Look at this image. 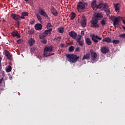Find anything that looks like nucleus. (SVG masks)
Masks as SVG:
<instances>
[{
	"instance_id": "25",
	"label": "nucleus",
	"mask_w": 125,
	"mask_h": 125,
	"mask_svg": "<svg viewBox=\"0 0 125 125\" xmlns=\"http://www.w3.org/2000/svg\"><path fill=\"white\" fill-rule=\"evenodd\" d=\"M77 43H78V44H79L80 46H83V44H84V41L83 40H82L80 41L77 42Z\"/></svg>"
},
{
	"instance_id": "34",
	"label": "nucleus",
	"mask_w": 125,
	"mask_h": 125,
	"mask_svg": "<svg viewBox=\"0 0 125 125\" xmlns=\"http://www.w3.org/2000/svg\"><path fill=\"white\" fill-rule=\"evenodd\" d=\"M61 40V37H59L54 39L57 42H60V40Z\"/></svg>"
},
{
	"instance_id": "16",
	"label": "nucleus",
	"mask_w": 125,
	"mask_h": 125,
	"mask_svg": "<svg viewBox=\"0 0 125 125\" xmlns=\"http://www.w3.org/2000/svg\"><path fill=\"white\" fill-rule=\"evenodd\" d=\"M100 4H101L100 7L99 8L100 9L102 8V7H103L104 9H107V8H108L109 7L108 4L106 3H103V2H101L100 3Z\"/></svg>"
},
{
	"instance_id": "54",
	"label": "nucleus",
	"mask_w": 125,
	"mask_h": 125,
	"mask_svg": "<svg viewBox=\"0 0 125 125\" xmlns=\"http://www.w3.org/2000/svg\"><path fill=\"white\" fill-rule=\"evenodd\" d=\"M12 79H13V77H12V76H9V80H12Z\"/></svg>"
},
{
	"instance_id": "40",
	"label": "nucleus",
	"mask_w": 125,
	"mask_h": 125,
	"mask_svg": "<svg viewBox=\"0 0 125 125\" xmlns=\"http://www.w3.org/2000/svg\"><path fill=\"white\" fill-rule=\"evenodd\" d=\"M22 15L23 16H28V15H29V13H28V12H23L21 13Z\"/></svg>"
},
{
	"instance_id": "19",
	"label": "nucleus",
	"mask_w": 125,
	"mask_h": 125,
	"mask_svg": "<svg viewBox=\"0 0 125 125\" xmlns=\"http://www.w3.org/2000/svg\"><path fill=\"white\" fill-rule=\"evenodd\" d=\"M40 14H41V15L44 16V17H46V18H47V19H48V18H49L48 16L47 15V14H46V13H45V12H44V11H43V10H41L40 11Z\"/></svg>"
},
{
	"instance_id": "42",
	"label": "nucleus",
	"mask_w": 125,
	"mask_h": 125,
	"mask_svg": "<svg viewBox=\"0 0 125 125\" xmlns=\"http://www.w3.org/2000/svg\"><path fill=\"white\" fill-rule=\"evenodd\" d=\"M119 37L121 38L122 39H125V33L122 34H120L119 35Z\"/></svg>"
},
{
	"instance_id": "2",
	"label": "nucleus",
	"mask_w": 125,
	"mask_h": 125,
	"mask_svg": "<svg viewBox=\"0 0 125 125\" xmlns=\"http://www.w3.org/2000/svg\"><path fill=\"white\" fill-rule=\"evenodd\" d=\"M87 6V3L84 2H79L77 4V9L79 12H82L85 9Z\"/></svg>"
},
{
	"instance_id": "32",
	"label": "nucleus",
	"mask_w": 125,
	"mask_h": 125,
	"mask_svg": "<svg viewBox=\"0 0 125 125\" xmlns=\"http://www.w3.org/2000/svg\"><path fill=\"white\" fill-rule=\"evenodd\" d=\"M76 42H80V41H82V36L81 35H78V38H77L75 40Z\"/></svg>"
},
{
	"instance_id": "20",
	"label": "nucleus",
	"mask_w": 125,
	"mask_h": 125,
	"mask_svg": "<svg viewBox=\"0 0 125 125\" xmlns=\"http://www.w3.org/2000/svg\"><path fill=\"white\" fill-rule=\"evenodd\" d=\"M111 41H112V40L111 39V38L109 37L104 38L102 40V42H107V43L111 42Z\"/></svg>"
},
{
	"instance_id": "22",
	"label": "nucleus",
	"mask_w": 125,
	"mask_h": 125,
	"mask_svg": "<svg viewBox=\"0 0 125 125\" xmlns=\"http://www.w3.org/2000/svg\"><path fill=\"white\" fill-rule=\"evenodd\" d=\"M95 18H100L102 19V18H103V16L102 13H97L95 15Z\"/></svg>"
},
{
	"instance_id": "27",
	"label": "nucleus",
	"mask_w": 125,
	"mask_h": 125,
	"mask_svg": "<svg viewBox=\"0 0 125 125\" xmlns=\"http://www.w3.org/2000/svg\"><path fill=\"white\" fill-rule=\"evenodd\" d=\"M58 30L60 34H63L64 33V27H63L59 28Z\"/></svg>"
},
{
	"instance_id": "53",
	"label": "nucleus",
	"mask_w": 125,
	"mask_h": 125,
	"mask_svg": "<svg viewBox=\"0 0 125 125\" xmlns=\"http://www.w3.org/2000/svg\"><path fill=\"white\" fill-rule=\"evenodd\" d=\"M1 69H2V67L1 66V64H0V71H1Z\"/></svg>"
},
{
	"instance_id": "62",
	"label": "nucleus",
	"mask_w": 125,
	"mask_h": 125,
	"mask_svg": "<svg viewBox=\"0 0 125 125\" xmlns=\"http://www.w3.org/2000/svg\"><path fill=\"white\" fill-rule=\"evenodd\" d=\"M30 24H32V21H30Z\"/></svg>"
},
{
	"instance_id": "10",
	"label": "nucleus",
	"mask_w": 125,
	"mask_h": 125,
	"mask_svg": "<svg viewBox=\"0 0 125 125\" xmlns=\"http://www.w3.org/2000/svg\"><path fill=\"white\" fill-rule=\"evenodd\" d=\"M5 56H6L7 58L11 61L12 60V55L10 54V52L7 50H4Z\"/></svg>"
},
{
	"instance_id": "3",
	"label": "nucleus",
	"mask_w": 125,
	"mask_h": 125,
	"mask_svg": "<svg viewBox=\"0 0 125 125\" xmlns=\"http://www.w3.org/2000/svg\"><path fill=\"white\" fill-rule=\"evenodd\" d=\"M51 32H52V28H50L48 30H45L44 32L41 34L40 39L41 40H43L46 36L50 35L51 34Z\"/></svg>"
},
{
	"instance_id": "14",
	"label": "nucleus",
	"mask_w": 125,
	"mask_h": 125,
	"mask_svg": "<svg viewBox=\"0 0 125 125\" xmlns=\"http://www.w3.org/2000/svg\"><path fill=\"white\" fill-rule=\"evenodd\" d=\"M69 36L71 38H72L74 40L77 39V36H78V34H77L75 31H71L69 33Z\"/></svg>"
},
{
	"instance_id": "21",
	"label": "nucleus",
	"mask_w": 125,
	"mask_h": 125,
	"mask_svg": "<svg viewBox=\"0 0 125 125\" xmlns=\"http://www.w3.org/2000/svg\"><path fill=\"white\" fill-rule=\"evenodd\" d=\"M90 57V54L89 53H87L86 55H84L83 58H82V60H85V59H89Z\"/></svg>"
},
{
	"instance_id": "64",
	"label": "nucleus",
	"mask_w": 125,
	"mask_h": 125,
	"mask_svg": "<svg viewBox=\"0 0 125 125\" xmlns=\"http://www.w3.org/2000/svg\"><path fill=\"white\" fill-rule=\"evenodd\" d=\"M1 58V57H0V59Z\"/></svg>"
},
{
	"instance_id": "46",
	"label": "nucleus",
	"mask_w": 125,
	"mask_h": 125,
	"mask_svg": "<svg viewBox=\"0 0 125 125\" xmlns=\"http://www.w3.org/2000/svg\"><path fill=\"white\" fill-rule=\"evenodd\" d=\"M20 19H25V17L22 15V13L20 16Z\"/></svg>"
},
{
	"instance_id": "18",
	"label": "nucleus",
	"mask_w": 125,
	"mask_h": 125,
	"mask_svg": "<svg viewBox=\"0 0 125 125\" xmlns=\"http://www.w3.org/2000/svg\"><path fill=\"white\" fill-rule=\"evenodd\" d=\"M52 50H53V48L52 47V46H47L45 47L44 50V51H46L48 52H51V51H52Z\"/></svg>"
},
{
	"instance_id": "7",
	"label": "nucleus",
	"mask_w": 125,
	"mask_h": 125,
	"mask_svg": "<svg viewBox=\"0 0 125 125\" xmlns=\"http://www.w3.org/2000/svg\"><path fill=\"white\" fill-rule=\"evenodd\" d=\"M90 52H91L90 56L91 60L94 61V60H95V59H96V58L97 57V54H96V52L93 51L92 50H90Z\"/></svg>"
},
{
	"instance_id": "30",
	"label": "nucleus",
	"mask_w": 125,
	"mask_h": 125,
	"mask_svg": "<svg viewBox=\"0 0 125 125\" xmlns=\"http://www.w3.org/2000/svg\"><path fill=\"white\" fill-rule=\"evenodd\" d=\"M68 50L69 51H70V52H72L73 51H74V50H75V47L73 46H69Z\"/></svg>"
},
{
	"instance_id": "39",
	"label": "nucleus",
	"mask_w": 125,
	"mask_h": 125,
	"mask_svg": "<svg viewBox=\"0 0 125 125\" xmlns=\"http://www.w3.org/2000/svg\"><path fill=\"white\" fill-rule=\"evenodd\" d=\"M52 25L50 23H48L46 25V28L47 29H49V28H52Z\"/></svg>"
},
{
	"instance_id": "26",
	"label": "nucleus",
	"mask_w": 125,
	"mask_h": 125,
	"mask_svg": "<svg viewBox=\"0 0 125 125\" xmlns=\"http://www.w3.org/2000/svg\"><path fill=\"white\" fill-rule=\"evenodd\" d=\"M81 25H82V27H83V28H85V26L86 25V21H85V20H83L82 21L81 23Z\"/></svg>"
},
{
	"instance_id": "55",
	"label": "nucleus",
	"mask_w": 125,
	"mask_h": 125,
	"mask_svg": "<svg viewBox=\"0 0 125 125\" xmlns=\"http://www.w3.org/2000/svg\"><path fill=\"white\" fill-rule=\"evenodd\" d=\"M51 55H54V53H50V56Z\"/></svg>"
},
{
	"instance_id": "31",
	"label": "nucleus",
	"mask_w": 125,
	"mask_h": 125,
	"mask_svg": "<svg viewBox=\"0 0 125 125\" xmlns=\"http://www.w3.org/2000/svg\"><path fill=\"white\" fill-rule=\"evenodd\" d=\"M43 55L44 57H48V56H50V54L46 51H44Z\"/></svg>"
},
{
	"instance_id": "37",
	"label": "nucleus",
	"mask_w": 125,
	"mask_h": 125,
	"mask_svg": "<svg viewBox=\"0 0 125 125\" xmlns=\"http://www.w3.org/2000/svg\"><path fill=\"white\" fill-rule=\"evenodd\" d=\"M104 11L106 12V14L107 16H108L109 14H111V11L109 9H107L106 10H104Z\"/></svg>"
},
{
	"instance_id": "33",
	"label": "nucleus",
	"mask_w": 125,
	"mask_h": 125,
	"mask_svg": "<svg viewBox=\"0 0 125 125\" xmlns=\"http://www.w3.org/2000/svg\"><path fill=\"white\" fill-rule=\"evenodd\" d=\"M100 23L102 25H103V26L106 25V21H105V18L103 19V20L101 21Z\"/></svg>"
},
{
	"instance_id": "8",
	"label": "nucleus",
	"mask_w": 125,
	"mask_h": 125,
	"mask_svg": "<svg viewBox=\"0 0 125 125\" xmlns=\"http://www.w3.org/2000/svg\"><path fill=\"white\" fill-rule=\"evenodd\" d=\"M110 48L107 46H103L101 48V51L102 53L106 54V53H108L109 52Z\"/></svg>"
},
{
	"instance_id": "61",
	"label": "nucleus",
	"mask_w": 125,
	"mask_h": 125,
	"mask_svg": "<svg viewBox=\"0 0 125 125\" xmlns=\"http://www.w3.org/2000/svg\"><path fill=\"white\" fill-rule=\"evenodd\" d=\"M30 51L32 52V48H30Z\"/></svg>"
},
{
	"instance_id": "47",
	"label": "nucleus",
	"mask_w": 125,
	"mask_h": 125,
	"mask_svg": "<svg viewBox=\"0 0 125 125\" xmlns=\"http://www.w3.org/2000/svg\"><path fill=\"white\" fill-rule=\"evenodd\" d=\"M2 81H3V77H2L1 79H0V84L2 83Z\"/></svg>"
},
{
	"instance_id": "12",
	"label": "nucleus",
	"mask_w": 125,
	"mask_h": 125,
	"mask_svg": "<svg viewBox=\"0 0 125 125\" xmlns=\"http://www.w3.org/2000/svg\"><path fill=\"white\" fill-rule=\"evenodd\" d=\"M11 18L14 19V20H16V21H19L20 20V16L15 14H12L11 15Z\"/></svg>"
},
{
	"instance_id": "59",
	"label": "nucleus",
	"mask_w": 125,
	"mask_h": 125,
	"mask_svg": "<svg viewBox=\"0 0 125 125\" xmlns=\"http://www.w3.org/2000/svg\"><path fill=\"white\" fill-rule=\"evenodd\" d=\"M32 23H35V21H32Z\"/></svg>"
},
{
	"instance_id": "50",
	"label": "nucleus",
	"mask_w": 125,
	"mask_h": 125,
	"mask_svg": "<svg viewBox=\"0 0 125 125\" xmlns=\"http://www.w3.org/2000/svg\"><path fill=\"white\" fill-rule=\"evenodd\" d=\"M35 43V41L34 40V39H32V45L34 44Z\"/></svg>"
},
{
	"instance_id": "56",
	"label": "nucleus",
	"mask_w": 125,
	"mask_h": 125,
	"mask_svg": "<svg viewBox=\"0 0 125 125\" xmlns=\"http://www.w3.org/2000/svg\"><path fill=\"white\" fill-rule=\"evenodd\" d=\"M1 60H2V58H0V64H1Z\"/></svg>"
},
{
	"instance_id": "58",
	"label": "nucleus",
	"mask_w": 125,
	"mask_h": 125,
	"mask_svg": "<svg viewBox=\"0 0 125 125\" xmlns=\"http://www.w3.org/2000/svg\"><path fill=\"white\" fill-rule=\"evenodd\" d=\"M123 30H124V31H125V26H124V27H123Z\"/></svg>"
},
{
	"instance_id": "57",
	"label": "nucleus",
	"mask_w": 125,
	"mask_h": 125,
	"mask_svg": "<svg viewBox=\"0 0 125 125\" xmlns=\"http://www.w3.org/2000/svg\"><path fill=\"white\" fill-rule=\"evenodd\" d=\"M24 1H26V2H28L29 1V0H24Z\"/></svg>"
},
{
	"instance_id": "52",
	"label": "nucleus",
	"mask_w": 125,
	"mask_h": 125,
	"mask_svg": "<svg viewBox=\"0 0 125 125\" xmlns=\"http://www.w3.org/2000/svg\"><path fill=\"white\" fill-rule=\"evenodd\" d=\"M61 47H64V44L63 43H61Z\"/></svg>"
},
{
	"instance_id": "49",
	"label": "nucleus",
	"mask_w": 125,
	"mask_h": 125,
	"mask_svg": "<svg viewBox=\"0 0 125 125\" xmlns=\"http://www.w3.org/2000/svg\"><path fill=\"white\" fill-rule=\"evenodd\" d=\"M36 47L32 48V52H34V51H35L36 50Z\"/></svg>"
},
{
	"instance_id": "24",
	"label": "nucleus",
	"mask_w": 125,
	"mask_h": 125,
	"mask_svg": "<svg viewBox=\"0 0 125 125\" xmlns=\"http://www.w3.org/2000/svg\"><path fill=\"white\" fill-rule=\"evenodd\" d=\"M85 42L87 45H90L92 42H91V40L90 39L87 38L85 40Z\"/></svg>"
},
{
	"instance_id": "6",
	"label": "nucleus",
	"mask_w": 125,
	"mask_h": 125,
	"mask_svg": "<svg viewBox=\"0 0 125 125\" xmlns=\"http://www.w3.org/2000/svg\"><path fill=\"white\" fill-rule=\"evenodd\" d=\"M96 0H93L91 3V7L93 8V10L94 9H98V8H100L101 6V4L100 3L99 5L96 4Z\"/></svg>"
},
{
	"instance_id": "48",
	"label": "nucleus",
	"mask_w": 125,
	"mask_h": 125,
	"mask_svg": "<svg viewBox=\"0 0 125 125\" xmlns=\"http://www.w3.org/2000/svg\"><path fill=\"white\" fill-rule=\"evenodd\" d=\"M84 35V31H81V36H83Z\"/></svg>"
},
{
	"instance_id": "45",
	"label": "nucleus",
	"mask_w": 125,
	"mask_h": 125,
	"mask_svg": "<svg viewBox=\"0 0 125 125\" xmlns=\"http://www.w3.org/2000/svg\"><path fill=\"white\" fill-rule=\"evenodd\" d=\"M17 27L20 26V22L19 21H17Z\"/></svg>"
},
{
	"instance_id": "29",
	"label": "nucleus",
	"mask_w": 125,
	"mask_h": 125,
	"mask_svg": "<svg viewBox=\"0 0 125 125\" xmlns=\"http://www.w3.org/2000/svg\"><path fill=\"white\" fill-rule=\"evenodd\" d=\"M37 17L39 21L40 22V23H42V17L40 15H37Z\"/></svg>"
},
{
	"instance_id": "38",
	"label": "nucleus",
	"mask_w": 125,
	"mask_h": 125,
	"mask_svg": "<svg viewBox=\"0 0 125 125\" xmlns=\"http://www.w3.org/2000/svg\"><path fill=\"white\" fill-rule=\"evenodd\" d=\"M27 44H29V46H32V38H30L27 42Z\"/></svg>"
},
{
	"instance_id": "36",
	"label": "nucleus",
	"mask_w": 125,
	"mask_h": 125,
	"mask_svg": "<svg viewBox=\"0 0 125 125\" xmlns=\"http://www.w3.org/2000/svg\"><path fill=\"white\" fill-rule=\"evenodd\" d=\"M17 43H18L19 44H21V43H22V42H23V39H20L19 40H18L17 41Z\"/></svg>"
},
{
	"instance_id": "51",
	"label": "nucleus",
	"mask_w": 125,
	"mask_h": 125,
	"mask_svg": "<svg viewBox=\"0 0 125 125\" xmlns=\"http://www.w3.org/2000/svg\"><path fill=\"white\" fill-rule=\"evenodd\" d=\"M28 33L29 35H32V30H30L29 31H28Z\"/></svg>"
},
{
	"instance_id": "15",
	"label": "nucleus",
	"mask_w": 125,
	"mask_h": 125,
	"mask_svg": "<svg viewBox=\"0 0 125 125\" xmlns=\"http://www.w3.org/2000/svg\"><path fill=\"white\" fill-rule=\"evenodd\" d=\"M51 12L52 14H53L54 16H57V15H58V12H57V10H56L53 6L51 7Z\"/></svg>"
},
{
	"instance_id": "4",
	"label": "nucleus",
	"mask_w": 125,
	"mask_h": 125,
	"mask_svg": "<svg viewBox=\"0 0 125 125\" xmlns=\"http://www.w3.org/2000/svg\"><path fill=\"white\" fill-rule=\"evenodd\" d=\"M91 27L92 28H99L100 25L98 24V20L95 19L90 21Z\"/></svg>"
},
{
	"instance_id": "9",
	"label": "nucleus",
	"mask_w": 125,
	"mask_h": 125,
	"mask_svg": "<svg viewBox=\"0 0 125 125\" xmlns=\"http://www.w3.org/2000/svg\"><path fill=\"white\" fill-rule=\"evenodd\" d=\"M92 40L93 41V42H94L97 43L98 42V40H99V41H101L102 40V38L100 37L97 35H94L92 37Z\"/></svg>"
},
{
	"instance_id": "11",
	"label": "nucleus",
	"mask_w": 125,
	"mask_h": 125,
	"mask_svg": "<svg viewBox=\"0 0 125 125\" xmlns=\"http://www.w3.org/2000/svg\"><path fill=\"white\" fill-rule=\"evenodd\" d=\"M11 35L12 37H14V38H15L16 37H17L18 39H20V38H21V36L20 35L19 33H18V32L16 30L12 32L11 33Z\"/></svg>"
},
{
	"instance_id": "28",
	"label": "nucleus",
	"mask_w": 125,
	"mask_h": 125,
	"mask_svg": "<svg viewBox=\"0 0 125 125\" xmlns=\"http://www.w3.org/2000/svg\"><path fill=\"white\" fill-rule=\"evenodd\" d=\"M74 18H76V13L72 12L71 13V17L70 18V20H74Z\"/></svg>"
},
{
	"instance_id": "1",
	"label": "nucleus",
	"mask_w": 125,
	"mask_h": 125,
	"mask_svg": "<svg viewBox=\"0 0 125 125\" xmlns=\"http://www.w3.org/2000/svg\"><path fill=\"white\" fill-rule=\"evenodd\" d=\"M66 60L70 63H76L78 61V59H80V56H77V55L66 54Z\"/></svg>"
},
{
	"instance_id": "35",
	"label": "nucleus",
	"mask_w": 125,
	"mask_h": 125,
	"mask_svg": "<svg viewBox=\"0 0 125 125\" xmlns=\"http://www.w3.org/2000/svg\"><path fill=\"white\" fill-rule=\"evenodd\" d=\"M112 43L115 44H118V43H120V41L119 40H113L112 41Z\"/></svg>"
},
{
	"instance_id": "41",
	"label": "nucleus",
	"mask_w": 125,
	"mask_h": 125,
	"mask_svg": "<svg viewBox=\"0 0 125 125\" xmlns=\"http://www.w3.org/2000/svg\"><path fill=\"white\" fill-rule=\"evenodd\" d=\"M41 42H42V43H44V44H46V43H47V41L46 39H43L41 41Z\"/></svg>"
},
{
	"instance_id": "43",
	"label": "nucleus",
	"mask_w": 125,
	"mask_h": 125,
	"mask_svg": "<svg viewBox=\"0 0 125 125\" xmlns=\"http://www.w3.org/2000/svg\"><path fill=\"white\" fill-rule=\"evenodd\" d=\"M115 18H116V17H115L114 16H111L110 17V19H111V21H112L113 22V21H114Z\"/></svg>"
},
{
	"instance_id": "60",
	"label": "nucleus",
	"mask_w": 125,
	"mask_h": 125,
	"mask_svg": "<svg viewBox=\"0 0 125 125\" xmlns=\"http://www.w3.org/2000/svg\"><path fill=\"white\" fill-rule=\"evenodd\" d=\"M34 30H32V34H33V33H34Z\"/></svg>"
},
{
	"instance_id": "13",
	"label": "nucleus",
	"mask_w": 125,
	"mask_h": 125,
	"mask_svg": "<svg viewBox=\"0 0 125 125\" xmlns=\"http://www.w3.org/2000/svg\"><path fill=\"white\" fill-rule=\"evenodd\" d=\"M114 7L115 8V11H116L118 13L120 12V7H121V4L120 3H114L113 4Z\"/></svg>"
},
{
	"instance_id": "44",
	"label": "nucleus",
	"mask_w": 125,
	"mask_h": 125,
	"mask_svg": "<svg viewBox=\"0 0 125 125\" xmlns=\"http://www.w3.org/2000/svg\"><path fill=\"white\" fill-rule=\"evenodd\" d=\"M75 51H81V48L80 47L76 48Z\"/></svg>"
},
{
	"instance_id": "63",
	"label": "nucleus",
	"mask_w": 125,
	"mask_h": 125,
	"mask_svg": "<svg viewBox=\"0 0 125 125\" xmlns=\"http://www.w3.org/2000/svg\"><path fill=\"white\" fill-rule=\"evenodd\" d=\"M3 22H5V20H3Z\"/></svg>"
},
{
	"instance_id": "23",
	"label": "nucleus",
	"mask_w": 125,
	"mask_h": 125,
	"mask_svg": "<svg viewBox=\"0 0 125 125\" xmlns=\"http://www.w3.org/2000/svg\"><path fill=\"white\" fill-rule=\"evenodd\" d=\"M12 70V67H11V66L10 65H8L7 66H6L5 69V71L7 73H9L10 72H11Z\"/></svg>"
},
{
	"instance_id": "17",
	"label": "nucleus",
	"mask_w": 125,
	"mask_h": 125,
	"mask_svg": "<svg viewBox=\"0 0 125 125\" xmlns=\"http://www.w3.org/2000/svg\"><path fill=\"white\" fill-rule=\"evenodd\" d=\"M35 30H37V31H41V30L42 29V25L41 23H37L35 25Z\"/></svg>"
},
{
	"instance_id": "5",
	"label": "nucleus",
	"mask_w": 125,
	"mask_h": 125,
	"mask_svg": "<svg viewBox=\"0 0 125 125\" xmlns=\"http://www.w3.org/2000/svg\"><path fill=\"white\" fill-rule=\"evenodd\" d=\"M122 18H123V17H121L120 16L117 17L115 18V20L113 21V26L115 28H118V27H119L120 20Z\"/></svg>"
}]
</instances>
